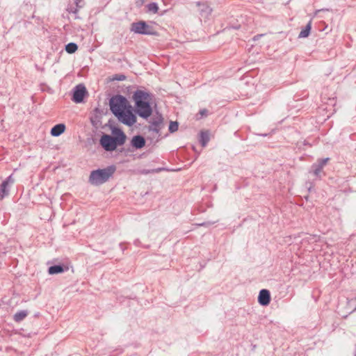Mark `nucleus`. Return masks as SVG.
<instances>
[{
    "instance_id": "nucleus-32",
    "label": "nucleus",
    "mask_w": 356,
    "mask_h": 356,
    "mask_svg": "<svg viewBox=\"0 0 356 356\" xmlns=\"http://www.w3.org/2000/svg\"><path fill=\"white\" fill-rule=\"evenodd\" d=\"M355 310H356V307H355Z\"/></svg>"
},
{
    "instance_id": "nucleus-30",
    "label": "nucleus",
    "mask_w": 356,
    "mask_h": 356,
    "mask_svg": "<svg viewBox=\"0 0 356 356\" xmlns=\"http://www.w3.org/2000/svg\"><path fill=\"white\" fill-rule=\"evenodd\" d=\"M138 242H139V241H138V240H136V241H134V243H135L136 245H137Z\"/></svg>"
},
{
    "instance_id": "nucleus-4",
    "label": "nucleus",
    "mask_w": 356,
    "mask_h": 356,
    "mask_svg": "<svg viewBox=\"0 0 356 356\" xmlns=\"http://www.w3.org/2000/svg\"><path fill=\"white\" fill-rule=\"evenodd\" d=\"M109 106L111 112L115 116L120 114V112L126 110L128 107L131 108V106L127 98L120 95L112 97L109 101Z\"/></svg>"
},
{
    "instance_id": "nucleus-27",
    "label": "nucleus",
    "mask_w": 356,
    "mask_h": 356,
    "mask_svg": "<svg viewBox=\"0 0 356 356\" xmlns=\"http://www.w3.org/2000/svg\"><path fill=\"white\" fill-rule=\"evenodd\" d=\"M215 222H203L202 224H200V225L201 226H207V225H212Z\"/></svg>"
},
{
    "instance_id": "nucleus-3",
    "label": "nucleus",
    "mask_w": 356,
    "mask_h": 356,
    "mask_svg": "<svg viewBox=\"0 0 356 356\" xmlns=\"http://www.w3.org/2000/svg\"><path fill=\"white\" fill-rule=\"evenodd\" d=\"M115 170L114 165H110L103 169L92 170L89 176L88 181L93 186L102 185L113 176Z\"/></svg>"
},
{
    "instance_id": "nucleus-13",
    "label": "nucleus",
    "mask_w": 356,
    "mask_h": 356,
    "mask_svg": "<svg viewBox=\"0 0 356 356\" xmlns=\"http://www.w3.org/2000/svg\"><path fill=\"white\" fill-rule=\"evenodd\" d=\"M65 270L63 265H54L49 268L48 273L50 275L62 273Z\"/></svg>"
},
{
    "instance_id": "nucleus-6",
    "label": "nucleus",
    "mask_w": 356,
    "mask_h": 356,
    "mask_svg": "<svg viewBox=\"0 0 356 356\" xmlns=\"http://www.w3.org/2000/svg\"><path fill=\"white\" fill-rule=\"evenodd\" d=\"M88 96V92L83 83L76 85L72 90L71 99L76 104L84 102L85 97Z\"/></svg>"
},
{
    "instance_id": "nucleus-19",
    "label": "nucleus",
    "mask_w": 356,
    "mask_h": 356,
    "mask_svg": "<svg viewBox=\"0 0 356 356\" xmlns=\"http://www.w3.org/2000/svg\"><path fill=\"white\" fill-rule=\"evenodd\" d=\"M147 12L151 13H156L159 10V6L156 3L152 2L147 5Z\"/></svg>"
},
{
    "instance_id": "nucleus-16",
    "label": "nucleus",
    "mask_w": 356,
    "mask_h": 356,
    "mask_svg": "<svg viewBox=\"0 0 356 356\" xmlns=\"http://www.w3.org/2000/svg\"><path fill=\"white\" fill-rule=\"evenodd\" d=\"M311 28H312L311 22H309L306 25V26L300 32L298 38H307L309 35Z\"/></svg>"
},
{
    "instance_id": "nucleus-29",
    "label": "nucleus",
    "mask_w": 356,
    "mask_h": 356,
    "mask_svg": "<svg viewBox=\"0 0 356 356\" xmlns=\"http://www.w3.org/2000/svg\"><path fill=\"white\" fill-rule=\"evenodd\" d=\"M207 113V110H202V111H200V114L201 115H205L206 113Z\"/></svg>"
},
{
    "instance_id": "nucleus-28",
    "label": "nucleus",
    "mask_w": 356,
    "mask_h": 356,
    "mask_svg": "<svg viewBox=\"0 0 356 356\" xmlns=\"http://www.w3.org/2000/svg\"><path fill=\"white\" fill-rule=\"evenodd\" d=\"M262 35H263L262 34L257 35L254 36L253 40H259V38H261Z\"/></svg>"
},
{
    "instance_id": "nucleus-26",
    "label": "nucleus",
    "mask_w": 356,
    "mask_h": 356,
    "mask_svg": "<svg viewBox=\"0 0 356 356\" xmlns=\"http://www.w3.org/2000/svg\"><path fill=\"white\" fill-rule=\"evenodd\" d=\"M205 13H207L208 15H210L211 13V11H212V9L209 7V6H206V8H205Z\"/></svg>"
},
{
    "instance_id": "nucleus-23",
    "label": "nucleus",
    "mask_w": 356,
    "mask_h": 356,
    "mask_svg": "<svg viewBox=\"0 0 356 356\" xmlns=\"http://www.w3.org/2000/svg\"><path fill=\"white\" fill-rule=\"evenodd\" d=\"M15 181L12 175H10L7 179L3 181V182H6L7 185H9L10 184H13Z\"/></svg>"
},
{
    "instance_id": "nucleus-14",
    "label": "nucleus",
    "mask_w": 356,
    "mask_h": 356,
    "mask_svg": "<svg viewBox=\"0 0 356 356\" xmlns=\"http://www.w3.org/2000/svg\"><path fill=\"white\" fill-rule=\"evenodd\" d=\"M27 315L28 312L26 310H20L14 314L13 319L15 322L19 323L23 321Z\"/></svg>"
},
{
    "instance_id": "nucleus-20",
    "label": "nucleus",
    "mask_w": 356,
    "mask_h": 356,
    "mask_svg": "<svg viewBox=\"0 0 356 356\" xmlns=\"http://www.w3.org/2000/svg\"><path fill=\"white\" fill-rule=\"evenodd\" d=\"M163 170H164V168H155V169H152V170L143 169V170H140V173L143 174V175H148L150 173H158Z\"/></svg>"
},
{
    "instance_id": "nucleus-2",
    "label": "nucleus",
    "mask_w": 356,
    "mask_h": 356,
    "mask_svg": "<svg viewBox=\"0 0 356 356\" xmlns=\"http://www.w3.org/2000/svg\"><path fill=\"white\" fill-rule=\"evenodd\" d=\"M150 94L141 90H137L133 95L135 102V112L144 119L148 118L152 113V108L149 102Z\"/></svg>"
},
{
    "instance_id": "nucleus-9",
    "label": "nucleus",
    "mask_w": 356,
    "mask_h": 356,
    "mask_svg": "<svg viewBox=\"0 0 356 356\" xmlns=\"http://www.w3.org/2000/svg\"><path fill=\"white\" fill-rule=\"evenodd\" d=\"M163 120L161 115H158L154 117L150 122L149 130L155 133H159L163 124Z\"/></svg>"
},
{
    "instance_id": "nucleus-7",
    "label": "nucleus",
    "mask_w": 356,
    "mask_h": 356,
    "mask_svg": "<svg viewBox=\"0 0 356 356\" xmlns=\"http://www.w3.org/2000/svg\"><path fill=\"white\" fill-rule=\"evenodd\" d=\"M115 117L120 122L129 127L134 125L136 122V117L129 107L120 112V113Z\"/></svg>"
},
{
    "instance_id": "nucleus-12",
    "label": "nucleus",
    "mask_w": 356,
    "mask_h": 356,
    "mask_svg": "<svg viewBox=\"0 0 356 356\" xmlns=\"http://www.w3.org/2000/svg\"><path fill=\"white\" fill-rule=\"evenodd\" d=\"M65 130V125L64 124H58L54 126L51 129V134L53 136H59Z\"/></svg>"
},
{
    "instance_id": "nucleus-5",
    "label": "nucleus",
    "mask_w": 356,
    "mask_h": 356,
    "mask_svg": "<svg viewBox=\"0 0 356 356\" xmlns=\"http://www.w3.org/2000/svg\"><path fill=\"white\" fill-rule=\"evenodd\" d=\"M131 31L142 35H155L156 32L154 31L150 26L147 24L144 21L134 22L131 25Z\"/></svg>"
},
{
    "instance_id": "nucleus-10",
    "label": "nucleus",
    "mask_w": 356,
    "mask_h": 356,
    "mask_svg": "<svg viewBox=\"0 0 356 356\" xmlns=\"http://www.w3.org/2000/svg\"><path fill=\"white\" fill-rule=\"evenodd\" d=\"M258 302L262 306H267L270 302V293L267 289H261L258 296Z\"/></svg>"
},
{
    "instance_id": "nucleus-17",
    "label": "nucleus",
    "mask_w": 356,
    "mask_h": 356,
    "mask_svg": "<svg viewBox=\"0 0 356 356\" xmlns=\"http://www.w3.org/2000/svg\"><path fill=\"white\" fill-rule=\"evenodd\" d=\"M6 182H2L0 186V200L3 199L9 193V189Z\"/></svg>"
},
{
    "instance_id": "nucleus-24",
    "label": "nucleus",
    "mask_w": 356,
    "mask_h": 356,
    "mask_svg": "<svg viewBox=\"0 0 356 356\" xmlns=\"http://www.w3.org/2000/svg\"><path fill=\"white\" fill-rule=\"evenodd\" d=\"M74 3L76 6L79 8H81L84 5L83 0H74Z\"/></svg>"
},
{
    "instance_id": "nucleus-8",
    "label": "nucleus",
    "mask_w": 356,
    "mask_h": 356,
    "mask_svg": "<svg viewBox=\"0 0 356 356\" xmlns=\"http://www.w3.org/2000/svg\"><path fill=\"white\" fill-rule=\"evenodd\" d=\"M329 160V158L318 159L316 163L312 165L311 170L309 172H312L316 177H320V174L323 168L327 164Z\"/></svg>"
},
{
    "instance_id": "nucleus-11",
    "label": "nucleus",
    "mask_w": 356,
    "mask_h": 356,
    "mask_svg": "<svg viewBox=\"0 0 356 356\" xmlns=\"http://www.w3.org/2000/svg\"><path fill=\"white\" fill-rule=\"evenodd\" d=\"M145 139L143 136L136 135L131 140V145L136 149L143 148L145 145Z\"/></svg>"
},
{
    "instance_id": "nucleus-22",
    "label": "nucleus",
    "mask_w": 356,
    "mask_h": 356,
    "mask_svg": "<svg viewBox=\"0 0 356 356\" xmlns=\"http://www.w3.org/2000/svg\"><path fill=\"white\" fill-rule=\"evenodd\" d=\"M80 8H77L76 6L70 5L67 7V10L69 13H72L74 14H76Z\"/></svg>"
},
{
    "instance_id": "nucleus-1",
    "label": "nucleus",
    "mask_w": 356,
    "mask_h": 356,
    "mask_svg": "<svg viewBox=\"0 0 356 356\" xmlns=\"http://www.w3.org/2000/svg\"><path fill=\"white\" fill-rule=\"evenodd\" d=\"M111 131L113 136L103 134L99 140L101 146L108 152L114 151L118 146L124 145L127 138L125 134L120 128L114 127Z\"/></svg>"
},
{
    "instance_id": "nucleus-21",
    "label": "nucleus",
    "mask_w": 356,
    "mask_h": 356,
    "mask_svg": "<svg viewBox=\"0 0 356 356\" xmlns=\"http://www.w3.org/2000/svg\"><path fill=\"white\" fill-rule=\"evenodd\" d=\"M179 127V124L177 122H172L171 121L169 124V131L171 133H173L176 131H177Z\"/></svg>"
},
{
    "instance_id": "nucleus-15",
    "label": "nucleus",
    "mask_w": 356,
    "mask_h": 356,
    "mask_svg": "<svg viewBox=\"0 0 356 356\" xmlns=\"http://www.w3.org/2000/svg\"><path fill=\"white\" fill-rule=\"evenodd\" d=\"M200 143L202 147H205L209 141V134L207 131H201L200 134Z\"/></svg>"
},
{
    "instance_id": "nucleus-25",
    "label": "nucleus",
    "mask_w": 356,
    "mask_h": 356,
    "mask_svg": "<svg viewBox=\"0 0 356 356\" xmlns=\"http://www.w3.org/2000/svg\"><path fill=\"white\" fill-rule=\"evenodd\" d=\"M126 79V76L123 74H120L117 77L115 78V80L118 81H123Z\"/></svg>"
},
{
    "instance_id": "nucleus-18",
    "label": "nucleus",
    "mask_w": 356,
    "mask_h": 356,
    "mask_svg": "<svg viewBox=\"0 0 356 356\" xmlns=\"http://www.w3.org/2000/svg\"><path fill=\"white\" fill-rule=\"evenodd\" d=\"M78 49V45L74 42H70L65 45V51L68 54H73Z\"/></svg>"
},
{
    "instance_id": "nucleus-31",
    "label": "nucleus",
    "mask_w": 356,
    "mask_h": 356,
    "mask_svg": "<svg viewBox=\"0 0 356 356\" xmlns=\"http://www.w3.org/2000/svg\"><path fill=\"white\" fill-rule=\"evenodd\" d=\"M354 356H356V345H355V350Z\"/></svg>"
}]
</instances>
